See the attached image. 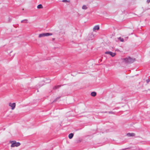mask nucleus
<instances>
[{
    "instance_id": "19",
    "label": "nucleus",
    "mask_w": 150,
    "mask_h": 150,
    "mask_svg": "<svg viewBox=\"0 0 150 150\" xmlns=\"http://www.w3.org/2000/svg\"><path fill=\"white\" fill-rule=\"evenodd\" d=\"M27 21V20L25 19V20H22V21H21V23H23L24 21Z\"/></svg>"
},
{
    "instance_id": "20",
    "label": "nucleus",
    "mask_w": 150,
    "mask_h": 150,
    "mask_svg": "<svg viewBox=\"0 0 150 150\" xmlns=\"http://www.w3.org/2000/svg\"><path fill=\"white\" fill-rule=\"evenodd\" d=\"M150 1H147V3L148 4H149Z\"/></svg>"
},
{
    "instance_id": "12",
    "label": "nucleus",
    "mask_w": 150,
    "mask_h": 150,
    "mask_svg": "<svg viewBox=\"0 0 150 150\" xmlns=\"http://www.w3.org/2000/svg\"><path fill=\"white\" fill-rule=\"evenodd\" d=\"M43 6H42L41 4H40L39 5H38L37 6V8H42Z\"/></svg>"
},
{
    "instance_id": "15",
    "label": "nucleus",
    "mask_w": 150,
    "mask_h": 150,
    "mask_svg": "<svg viewBox=\"0 0 150 150\" xmlns=\"http://www.w3.org/2000/svg\"><path fill=\"white\" fill-rule=\"evenodd\" d=\"M60 98V97H57V98H56L53 101V102H56V101L59 99V98Z\"/></svg>"
},
{
    "instance_id": "14",
    "label": "nucleus",
    "mask_w": 150,
    "mask_h": 150,
    "mask_svg": "<svg viewBox=\"0 0 150 150\" xmlns=\"http://www.w3.org/2000/svg\"><path fill=\"white\" fill-rule=\"evenodd\" d=\"M118 40H120V41L123 42L124 41V39L123 38H122L121 37L118 38Z\"/></svg>"
},
{
    "instance_id": "18",
    "label": "nucleus",
    "mask_w": 150,
    "mask_h": 150,
    "mask_svg": "<svg viewBox=\"0 0 150 150\" xmlns=\"http://www.w3.org/2000/svg\"><path fill=\"white\" fill-rule=\"evenodd\" d=\"M150 81V80L149 79H148L146 80V82L147 83H149Z\"/></svg>"
},
{
    "instance_id": "17",
    "label": "nucleus",
    "mask_w": 150,
    "mask_h": 150,
    "mask_svg": "<svg viewBox=\"0 0 150 150\" xmlns=\"http://www.w3.org/2000/svg\"><path fill=\"white\" fill-rule=\"evenodd\" d=\"M62 1L66 3H68L69 2V1Z\"/></svg>"
},
{
    "instance_id": "8",
    "label": "nucleus",
    "mask_w": 150,
    "mask_h": 150,
    "mask_svg": "<svg viewBox=\"0 0 150 150\" xmlns=\"http://www.w3.org/2000/svg\"><path fill=\"white\" fill-rule=\"evenodd\" d=\"M73 136H74V134H73V133H71L69 135L68 137H69V138L70 139H71V138H72V137H73Z\"/></svg>"
},
{
    "instance_id": "23",
    "label": "nucleus",
    "mask_w": 150,
    "mask_h": 150,
    "mask_svg": "<svg viewBox=\"0 0 150 150\" xmlns=\"http://www.w3.org/2000/svg\"><path fill=\"white\" fill-rule=\"evenodd\" d=\"M22 10H24V9H23H23H22Z\"/></svg>"
},
{
    "instance_id": "1",
    "label": "nucleus",
    "mask_w": 150,
    "mask_h": 150,
    "mask_svg": "<svg viewBox=\"0 0 150 150\" xmlns=\"http://www.w3.org/2000/svg\"><path fill=\"white\" fill-rule=\"evenodd\" d=\"M124 60L126 63L128 64L132 63L135 60V58H132L129 57L124 59Z\"/></svg>"
},
{
    "instance_id": "6",
    "label": "nucleus",
    "mask_w": 150,
    "mask_h": 150,
    "mask_svg": "<svg viewBox=\"0 0 150 150\" xmlns=\"http://www.w3.org/2000/svg\"><path fill=\"white\" fill-rule=\"evenodd\" d=\"M135 134L134 133H127V136L128 137H134L135 136Z\"/></svg>"
},
{
    "instance_id": "7",
    "label": "nucleus",
    "mask_w": 150,
    "mask_h": 150,
    "mask_svg": "<svg viewBox=\"0 0 150 150\" xmlns=\"http://www.w3.org/2000/svg\"><path fill=\"white\" fill-rule=\"evenodd\" d=\"M99 29V26L98 25H96L93 28V30L95 31L96 30H98Z\"/></svg>"
},
{
    "instance_id": "21",
    "label": "nucleus",
    "mask_w": 150,
    "mask_h": 150,
    "mask_svg": "<svg viewBox=\"0 0 150 150\" xmlns=\"http://www.w3.org/2000/svg\"><path fill=\"white\" fill-rule=\"evenodd\" d=\"M103 113H107V112L106 111V112H102Z\"/></svg>"
},
{
    "instance_id": "11",
    "label": "nucleus",
    "mask_w": 150,
    "mask_h": 150,
    "mask_svg": "<svg viewBox=\"0 0 150 150\" xmlns=\"http://www.w3.org/2000/svg\"><path fill=\"white\" fill-rule=\"evenodd\" d=\"M45 83H49L51 82L50 80L49 79H46V80H45Z\"/></svg>"
},
{
    "instance_id": "4",
    "label": "nucleus",
    "mask_w": 150,
    "mask_h": 150,
    "mask_svg": "<svg viewBox=\"0 0 150 150\" xmlns=\"http://www.w3.org/2000/svg\"><path fill=\"white\" fill-rule=\"evenodd\" d=\"M105 54H109L112 57H113L115 56L116 54L115 53H113L110 51H107L105 52Z\"/></svg>"
},
{
    "instance_id": "13",
    "label": "nucleus",
    "mask_w": 150,
    "mask_h": 150,
    "mask_svg": "<svg viewBox=\"0 0 150 150\" xmlns=\"http://www.w3.org/2000/svg\"><path fill=\"white\" fill-rule=\"evenodd\" d=\"M88 8V7H87L86 6V5H83L82 7V8L83 9H87Z\"/></svg>"
},
{
    "instance_id": "5",
    "label": "nucleus",
    "mask_w": 150,
    "mask_h": 150,
    "mask_svg": "<svg viewBox=\"0 0 150 150\" xmlns=\"http://www.w3.org/2000/svg\"><path fill=\"white\" fill-rule=\"evenodd\" d=\"M9 106L11 107V109L13 110L14 109L15 107L16 104L15 103H10L9 104Z\"/></svg>"
},
{
    "instance_id": "2",
    "label": "nucleus",
    "mask_w": 150,
    "mask_h": 150,
    "mask_svg": "<svg viewBox=\"0 0 150 150\" xmlns=\"http://www.w3.org/2000/svg\"><path fill=\"white\" fill-rule=\"evenodd\" d=\"M11 143L13 142L12 144L11 145V147H14L15 146L17 147L19 146L20 145V143L19 142H16L15 141H11Z\"/></svg>"
},
{
    "instance_id": "10",
    "label": "nucleus",
    "mask_w": 150,
    "mask_h": 150,
    "mask_svg": "<svg viewBox=\"0 0 150 150\" xmlns=\"http://www.w3.org/2000/svg\"><path fill=\"white\" fill-rule=\"evenodd\" d=\"M61 86V85H58L55 86L53 88L54 89H56Z\"/></svg>"
},
{
    "instance_id": "16",
    "label": "nucleus",
    "mask_w": 150,
    "mask_h": 150,
    "mask_svg": "<svg viewBox=\"0 0 150 150\" xmlns=\"http://www.w3.org/2000/svg\"><path fill=\"white\" fill-rule=\"evenodd\" d=\"M108 112L110 114H114L115 113L114 112L112 111H109Z\"/></svg>"
},
{
    "instance_id": "22",
    "label": "nucleus",
    "mask_w": 150,
    "mask_h": 150,
    "mask_svg": "<svg viewBox=\"0 0 150 150\" xmlns=\"http://www.w3.org/2000/svg\"><path fill=\"white\" fill-rule=\"evenodd\" d=\"M44 83H43L42 84V85H44Z\"/></svg>"
},
{
    "instance_id": "9",
    "label": "nucleus",
    "mask_w": 150,
    "mask_h": 150,
    "mask_svg": "<svg viewBox=\"0 0 150 150\" xmlns=\"http://www.w3.org/2000/svg\"><path fill=\"white\" fill-rule=\"evenodd\" d=\"M96 93L95 92H92L91 93V95L92 96L94 97L96 96Z\"/></svg>"
},
{
    "instance_id": "3",
    "label": "nucleus",
    "mask_w": 150,
    "mask_h": 150,
    "mask_svg": "<svg viewBox=\"0 0 150 150\" xmlns=\"http://www.w3.org/2000/svg\"><path fill=\"white\" fill-rule=\"evenodd\" d=\"M52 35V33H41L39 35L38 37L39 38H41V37H44L45 36H48L49 35Z\"/></svg>"
}]
</instances>
